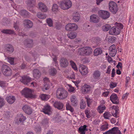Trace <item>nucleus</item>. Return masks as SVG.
<instances>
[{
	"label": "nucleus",
	"mask_w": 134,
	"mask_h": 134,
	"mask_svg": "<svg viewBox=\"0 0 134 134\" xmlns=\"http://www.w3.org/2000/svg\"><path fill=\"white\" fill-rule=\"evenodd\" d=\"M123 25L121 23H116L115 26L112 27L109 31V34L113 35H117L120 33L121 30L123 29Z\"/></svg>",
	"instance_id": "nucleus-1"
},
{
	"label": "nucleus",
	"mask_w": 134,
	"mask_h": 134,
	"mask_svg": "<svg viewBox=\"0 0 134 134\" xmlns=\"http://www.w3.org/2000/svg\"><path fill=\"white\" fill-rule=\"evenodd\" d=\"M68 95V92L63 88H59L57 89L56 92V96L60 99H65Z\"/></svg>",
	"instance_id": "nucleus-2"
},
{
	"label": "nucleus",
	"mask_w": 134,
	"mask_h": 134,
	"mask_svg": "<svg viewBox=\"0 0 134 134\" xmlns=\"http://www.w3.org/2000/svg\"><path fill=\"white\" fill-rule=\"evenodd\" d=\"M58 4L61 8L64 10L68 9L72 5V2L70 0H62Z\"/></svg>",
	"instance_id": "nucleus-3"
},
{
	"label": "nucleus",
	"mask_w": 134,
	"mask_h": 134,
	"mask_svg": "<svg viewBox=\"0 0 134 134\" xmlns=\"http://www.w3.org/2000/svg\"><path fill=\"white\" fill-rule=\"evenodd\" d=\"M21 93L23 95L27 98H34L36 97L35 94H32L31 90L27 88H25L21 91Z\"/></svg>",
	"instance_id": "nucleus-4"
},
{
	"label": "nucleus",
	"mask_w": 134,
	"mask_h": 134,
	"mask_svg": "<svg viewBox=\"0 0 134 134\" xmlns=\"http://www.w3.org/2000/svg\"><path fill=\"white\" fill-rule=\"evenodd\" d=\"M92 48L89 47H85L79 48V52L81 55H90L92 52Z\"/></svg>",
	"instance_id": "nucleus-5"
},
{
	"label": "nucleus",
	"mask_w": 134,
	"mask_h": 134,
	"mask_svg": "<svg viewBox=\"0 0 134 134\" xmlns=\"http://www.w3.org/2000/svg\"><path fill=\"white\" fill-rule=\"evenodd\" d=\"M1 71L2 73L5 76H10L12 73V70L7 65H3L2 67Z\"/></svg>",
	"instance_id": "nucleus-6"
},
{
	"label": "nucleus",
	"mask_w": 134,
	"mask_h": 134,
	"mask_svg": "<svg viewBox=\"0 0 134 134\" xmlns=\"http://www.w3.org/2000/svg\"><path fill=\"white\" fill-rule=\"evenodd\" d=\"M110 11L113 13L115 14L118 10V6L113 1H110L109 4Z\"/></svg>",
	"instance_id": "nucleus-7"
},
{
	"label": "nucleus",
	"mask_w": 134,
	"mask_h": 134,
	"mask_svg": "<svg viewBox=\"0 0 134 134\" xmlns=\"http://www.w3.org/2000/svg\"><path fill=\"white\" fill-rule=\"evenodd\" d=\"M78 26L76 24L74 23H69L65 27V29L66 30L74 31L77 29Z\"/></svg>",
	"instance_id": "nucleus-8"
},
{
	"label": "nucleus",
	"mask_w": 134,
	"mask_h": 134,
	"mask_svg": "<svg viewBox=\"0 0 134 134\" xmlns=\"http://www.w3.org/2000/svg\"><path fill=\"white\" fill-rule=\"evenodd\" d=\"M99 14L103 19H107L110 16L109 13L108 11L100 10L98 12Z\"/></svg>",
	"instance_id": "nucleus-9"
},
{
	"label": "nucleus",
	"mask_w": 134,
	"mask_h": 134,
	"mask_svg": "<svg viewBox=\"0 0 134 134\" xmlns=\"http://www.w3.org/2000/svg\"><path fill=\"white\" fill-rule=\"evenodd\" d=\"M79 69V71L82 75H85L88 73V68L85 65H80Z\"/></svg>",
	"instance_id": "nucleus-10"
},
{
	"label": "nucleus",
	"mask_w": 134,
	"mask_h": 134,
	"mask_svg": "<svg viewBox=\"0 0 134 134\" xmlns=\"http://www.w3.org/2000/svg\"><path fill=\"white\" fill-rule=\"evenodd\" d=\"M31 79L29 77L24 76L21 77L20 81L24 84L29 85V83L31 81Z\"/></svg>",
	"instance_id": "nucleus-11"
},
{
	"label": "nucleus",
	"mask_w": 134,
	"mask_h": 134,
	"mask_svg": "<svg viewBox=\"0 0 134 134\" xmlns=\"http://www.w3.org/2000/svg\"><path fill=\"white\" fill-rule=\"evenodd\" d=\"M109 52L110 56L112 57L115 56L117 53L115 46L113 44L110 46L109 48Z\"/></svg>",
	"instance_id": "nucleus-12"
},
{
	"label": "nucleus",
	"mask_w": 134,
	"mask_h": 134,
	"mask_svg": "<svg viewBox=\"0 0 134 134\" xmlns=\"http://www.w3.org/2000/svg\"><path fill=\"white\" fill-rule=\"evenodd\" d=\"M51 108L48 104L45 105L42 109V111L46 114L49 115L51 114Z\"/></svg>",
	"instance_id": "nucleus-13"
},
{
	"label": "nucleus",
	"mask_w": 134,
	"mask_h": 134,
	"mask_svg": "<svg viewBox=\"0 0 134 134\" xmlns=\"http://www.w3.org/2000/svg\"><path fill=\"white\" fill-rule=\"evenodd\" d=\"M110 99L111 101L114 104H117L119 103L117 95L115 93L111 94L110 97Z\"/></svg>",
	"instance_id": "nucleus-14"
},
{
	"label": "nucleus",
	"mask_w": 134,
	"mask_h": 134,
	"mask_svg": "<svg viewBox=\"0 0 134 134\" xmlns=\"http://www.w3.org/2000/svg\"><path fill=\"white\" fill-rule=\"evenodd\" d=\"M99 21V18L97 15L93 14L90 17V21L91 22L97 23Z\"/></svg>",
	"instance_id": "nucleus-15"
},
{
	"label": "nucleus",
	"mask_w": 134,
	"mask_h": 134,
	"mask_svg": "<svg viewBox=\"0 0 134 134\" xmlns=\"http://www.w3.org/2000/svg\"><path fill=\"white\" fill-rule=\"evenodd\" d=\"M38 8L42 12H46L47 11V8L46 5L43 3L40 2L38 4Z\"/></svg>",
	"instance_id": "nucleus-16"
},
{
	"label": "nucleus",
	"mask_w": 134,
	"mask_h": 134,
	"mask_svg": "<svg viewBox=\"0 0 134 134\" xmlns=\"http://www.w3.org/2000/svg\"><path fill=\"white\" fill-rule=\"evenodd\" d=\"M72 19L75 22H78L80 19V14L77 12H74L72 14Z\"/></svg>",
	"instance_id": "nucleus-17"
},
{
	"label": "nucleus",
	"mask_w": 134,
	"mask_h": 134,
	"mask_svg": "<svg viewBox=\"0 0 134 134\" xmlns=\"http://www.w3.org/2000/svg\"><path fill=\"white\" fill-rule=\"evenodd\" d=\"M61 66L63 68H65L68 65L69 63L68 60L64 58H62L60 60Z\"/></svg>",
	"instance_id": "nucleus-18"
},
{
	"label": "nucleus",
	"mask_w": 134,
	"mask_h": 134,
	"mask_svg": "<svg viewBox=\"0 0 134 134\" xmlns=\"http://www.w3.org/2000/svg\"><path fill=\"white\" fill-rule=\"evenodd\" d=\"M24 111L28 114H30L32 113V109L29 106L27 105L24 106L23 108Z\"/></svg>",
	"instance_id": "nucleus-19"
},
{
	"label": "nucleus",
	"mask_w": 134,
	"mask_h": 134,
	"mask_svg": "<svg viewBox=\"0 0 134 134\" xmlns=\"http://www.w3.org/2000/svg\"><path fill=\"white\" fill-rule=\"evenodd\" d=\"M24 24L25 27L27 28H30L33 26L32 23L30 20H25L24 21Z\"/></svg>",
	"instance_id": "nucleus-20"
},
{
	"label": "nucleus",
	"mask_w": 134,
	"mask_h": 134,
	"mask_svg": "<svg viewBox=\"0 0 134 134\" xmlns=\"http://www.w3.org/2000/svg\"><path fill=\"white\" fill-rule=\"evenodd\" d=\"M54 107L59 110H62L64 106L63 104L60 102H55L53 104Z\"/></svg>",
	"instance_id": "nucleus-21"
},
{
	"label": "nucleus",
	"mask_w": 134,
	"mask_h": 134,
	"mask_svg": "<svg viewBox=\"0 0 134 134\" xmlns=\"http://www.w3.org/2000/svg\"><path fill=\"white\" fill-rule=\"evenodd\" d=\"M91 89L90 86L87 84L85 85L82 88V91L84 94L88 93Z\"/></svg>",
	"instance_id": "nucleus-22"
},
{
	"label": "nucleus",
	"mask_w": 134,
	"mask_h": 134,
	"mask_svg": "<svg viewBox=\"0 0 134 134\" xmlns=\"http://www.w3.org/2000/svg\"><path fill=\"white\" fill-rule=\"evenodd\" d=\"M87 126L84 125L83 126H81L79 128L78 130L79 133L80 134H85V131H87L86 129Z\"/></svg>",
	"instance_id": "nucleus-23"
},
{
	"label": "nucleus",
	"mask_w": 134,
	"mask_h": 134,
	"mask_svg": "<svg viewBox=\"0 0 134 134\" xmlns=\"http://www.w3.org/2000/svg\"><path fill=\"white\" fill-rule=\"evenodd\" d=\"M5 48L6 51L9 53H11L14 51V48L12 46L9 44H7L5 46Z\"/></svg>",
	"instance_id": "nucleus-24"
},
{
	"label": "nucleus",
	"mask_w": 134,
	"mask_h": 134,
	"mask_svg": "<svg viewBox=\"0 0 134 134\" xmlns=\"http://www.w3.org/2000/svg\"><path fill=\"white\" fill-rule=\"evenodd\" d=\"M70 99L72 105L74 106H76L77 103V100L76 96L73 95H71Z\"/></svg>",
	"instance_id": "nucleus-25"
},
{
	"label": "nucleus",
	"mask_w": 134,
	"mask_h": 134,
	"mask_svg": "<svg viewBox=\"0 0 134 134\" xmlns=\"http://www.w3.org/2000/svg\"><path fill=\"white\" fill-rule=\"evenodd\" d=\"M7 102L10 104H12L15 102V97L13 96H7L6 98Z\"/></svg>",
	"instance_id": "nucleus-26"
},
{
	"label": "nucleus",
	"mask_w": 134,
	"mask_h": 134,
	"mask_svg": "<svg viewBox=\"0 0 134 134\" xmlns=\"http://www.w3.org/2000/svg\"><path fill=\"white\" fill-rule=\"evenodd\" d=\"M100 72L98 70L95 71L93 74V76L94 79H100Z\"/></svg>",
	"instance_id": "nucleus-27"
},
{
	"label": "nucleus",
	"mask_w": 134,
	"mask_h": 134,
	"mask_svg": "<svg viewBox=\"0 0 134 134\" xmlns=\"http://www.w3.org/2000/svg\"><path fill=\"white\" fill-rule=\"evenodd\" d=\"M33 75L35 78L37 79L40 77L41 73L38 69H35L33 71Z\"/></svg>",
	"instance_id": "nucleus-28"
},
{
	"label": "nucleus",
	"mask_w": 134,
	"mask_h": 134,
	"mask_svg": "<svg viewBox=\"0 0 134 134\" xmlns=\"http://www.w3.org/2000/svg\"><path fill=\"white\" fill-rule=\"evenodd\" d=\"M106 109V107L105 105H100L97 108V110L98 112L99 113H101L103 112Z\"/></svg>",
	"instance_id": "nucleus-29"
},
{
	"label": "nucleus",
	"mask_w": 134,
	"mask_h": 134,
	"mask_svg": "<svg viewBox=\"0 0 134 134\" xmlns=\"http://www.w3.org/2000/svg\"><path fill=\"white\" fill-rule=\"evenodd\" d=\"M102 52V49L100 48H98L96 49L94 51V55L97 56L101 54Z\"/></svg>",
	"instance_id": "nucleus-30"
},
{
	"label": "nucleus",
	"mask_w": 134,
	"mask_h": 134,
	"mask_svg": "<svg viewBox=\"0 0 134 134\" xmlns=\"http://www.w3.org/2000/svg\"><path fill=\"white\" fill-rule=\"evenodd\" d=\"M101 41V39L98 37H93L91 38L89 40H86V41H93L98 42Z\"/></svg>",
	"instance_id": "nucleus-31"
},
{
	"label": "nucleus",
	"mask_w": 134,
	"mask_h": 134,
	"mask_svg": "<svg viewBox=\"0 0 134 134\" xmlns=\"http://www.w3.org/2000/svg\"><path fill=\"white\" fill-rule=\"evenodd\" d=\"M112 134H121L120 131L117 127H114L111 129Z\"/></svg>",
	"instance_id": "nucleus-32"
},
{
	"label": "nucleus",
	"mask_w": 134,
	"mask_h": 134,
	"mask_svg": "<svg viewBox=\"0 0 134 134\" xmlns=\"http://www.w3.org/2000/svg\"><path fill=\"white\" fill-rule=\"evenodd\" d=\"M37 16L38 18L41 19H44L46 17V14L40 12L37 13Z\"/></svg>",
	"instance_id": "nucleus-33"
},
{
	"label": "nucleus",
	"mask_w": 134,
	"mask_h": 134,
	"mask_svg": "<svg viewBox=\"0 0 134 134\" xmlns=\"http://www.w3.org/2000/svg\"><path fill=\"white\" fill-rule=\"evenodd\" d=\"M1 32L3 33L6 34H13L14 33L13 30L10 29L3 30H2Z\"/></svg>",
	"instance_id": "nucleus-34"
},
{
	"label": "nucleus",
	"mask_w": 134,
	"mask_h": 134,
	"mask_svg": "<svg viewBox=\"0 0 134 134\" xmlns=\"http://www.w3.org/2000/svg\"><path fill=\"white\" fill-rule=\"evenodd\" d=\"M57 72L56 69L53 68H51L49 71V74L53 76L55 75L56 74Z\"/></svg>",
	"instance_id": "nucleus-35"
},
{
	"label": "nucleus",
	"mask_w": 134,
	"mask_h": 134,
	"mask_svg": "<svg viewBox=\"0 0 134 134\" xmlns=\"http://www.w3.org/2000/svg\"><path fill=\"white\" fill-rule=\"evenodd\" d=\"M35 0H28L26 2V4L28 6L33 7L35 5Z\"/></svg>",
	"instance_id": "nucleus-36"
},
{
	"label": "nucleus",
	"mask_w": 134,
	"mask_h": 134,
	"mask_svg": "<svg viewBox=\"0 0 134 134\" xmlns=\"http://www.w3.org/2000/svg\"><path fill=\"white\" fill-rule=\"evenodd\" d=\"M111 28V26L109 24H106L102 27V29L104 31H108Z\"/></svg>",
	"instance_id": "nucleus-37"
},
{
	"label": "nucleus",
	"mask_w": 134,
	"mask_h": 134,
	"mask_svg": "<svg viewBox=\"0 0 134 134\" xmlns=\"http://www.w3.org/2000/svg\"><path fill=\"white\" fill-rule=\"evenodd\" d=\"M40 97L42 100H47L49 99V96L46 94H42L40 95Z\"/></svg>",
	"instance_id": "nucleus-38"
},
{
	"label": "nucleus",
	"mask_w": 134,
	"mask_h": 134,
	"mask_svg": "<svg viewBox=\"0 0 134 134\" xmlns=\"http://www.w3.org/2000/svg\"><path fill=\"white\" fill-rule=\"evenodd\" d=\"M108 125L106 124L102 125L100 127V129L101 131H104L107 130L108 128Z\"/></svg>",
	"instance_id": "nucleus-39"
},
{
	"label": "nucleus",
	"mask_w": 134,
	"mask_h": 134,
	"mask_svg": "<svg viewBox=\"0 0 134 134\" xmlns=\"http://www.w3.org/2000/svg\"><path fill=\"white\" fill-rule=\"evenodd\" d=\"M68 37L70 39H72L75 38L76 34L75 33L71 32L67 34Z\"/></svg>",
	"instance_id": "nucleus-40"
},
{
	"label": "nucleus",
	"mask_w": 134,
	"mask_h": 134,
	"mask_svg": "<svg viewBox=\"0 0 134 134\" xmlns=\"http://www.w3.org/2000/svg\"><path fill=\"white\" fill-rule=\"evenodd\" d=\"M52 10L54 13L57 12L58 11V6L56 4H54L52 8Z\"/></svg>",
	"instance_id": "nucleus-41"
},
{
	"label": "nucleus",
	"mask_w": 134,
	"mask_h": 134,
	"mask_svg": "<svg viewBox=\"0 0 134 134\" xmlns=\"http://www.w3.org/2000/svg\"><path fill=\"white\" fill-rule=\"evenodd\" d=\"M111 116V114L109 112H105L103 114L104 117L106 119H109V118Z\"/></svg>",
	"instance_id": "nucleus-42"
},
{
	"label": "nucleus",
	"mask_w": 134,
	"mask_h": 134,
	"mask_svg": "<svg viewBox=\"0 0 134 134\" xmlns=\"http://www.w3.org/2000/svg\"><path fill=\"white\" fill-rule=\"evenodd\" d=\"M112 108L113 109L115 110V113L114 114H112L114 116L117 118L118 117V116L117 115V114L118 113V107L116 106H113L112 107Z\"/></svg>",
	"instance_id": "nucleus-43"
},
{
	"label": "nucleus",
	"mask_w": 134,
	"mask_h": 134,
	"mask_svg": "<svg viewBox=\"0 0 134 134\" xmlns=\"http://www.w3.org/2000/svg\"><path fill=\"white\" fill-rule=\"evenodd\" d=\"M66 109L67 110H70L71 112H73L74 111L73 108L70 105L69 103L68 102L66 104Z\"/></svg>",
	"instance_id": "nucleus-44"
},
{
	"label": "nucleus",
	"mask_w": 134,
	"mask_h": 134,
	"mask_svg": "<svg viewBox=\"0 0 134 134\" xmlns=\"http://www.w3.org/2000/svg\"><path fill=\"white\" fill-rule=\"evenodd\" d=\"M70 65L72 68L75 70H77V68L76 66L75 63L73 61L70 60Z\"/></svg>",
	"instance_id": "nucleus-45"
},
{
	"label": "nucleus",
	"mask_w": 134,
	"mask_h": 134,
	"mask_svg": "<svg viewBox=\"0 0 134 134\" xmlns=\"http://www.w3.org/2000/svg\"><path fill=\"white\" fill-rule=\"evenodd\" d=\"M20 117L19 121L20 122H23L26 119V117L24 116L22 114H20Z\"/></svg>",
	"instance_id": "nucleus-46"
},
{
	"label": "nucleus",
	"mask_w": 134,
	"mask_h": 134,
	"mask_svg": "<svg viewBox=\"0 0 134 134\" xmlns=\"http://www.w3.org/2000/svg\"><path fill=\"white\" fill-rule=\"evenodd\" d=\"M80 108L81 109H84L86 106V103L85 102L82 100L80 103Z\"/></svg>",
	"instance_id": "nucleus-47"
},
{
	"label": "nucleus",
	"mask_w": 134,
	"mask_h": 134,
	"mask_svg": "<svg viewBox=\"0 0 134 134\" xmlns=\"http://www.w3.org/2000/svg\"><path fill=\"white\" fill-rule=\"evenodd\" d=\"M85 98L86 99V100L87 103V105L88 107H90V105L91 104L92 102V100L87 97H86Z\"/></svg>",
	"instance_id": "nucleus-48"
},
{
	"label": "nucleus",
	"mask_w": 134,
	"mask_h": 134,
	"mask_svg": "<svg viewBox=\"0 0 134 134\" xmlns=\"http://www.w3.org/2000/svg\"><path fill=\"white\" fill-rule=\"evenodd\" d=\"M20 14L23 16H27L28 12L25 10H22L20 11Z\"/></svg>",
	"instance_id": "nucleus-49"
},
{
	"label": "nucleus",
	"mask_w": 134,
	"mask_h": 134,
	"mask_svg": "<svg viewBox=\"0 0 134 134\" xmlns=\"http://www.w3.org/2000/svg\"><path fill=\"white\" fill-rule=\"evenodd\" d=\"M5 104L4 100L1 97H0V108L2 107Z\"/></svg>",
	"instance_id": "nucleus-50"
},
{
	"label": "nucleus",
	"mask_w": 134,
	"mask_h": 134,
	"mask_svg": "<svg viewBox=\"0 0 134 134\" xmlns=\"http://www.w3.org/2000/svg\"><path fill=\"white\" fill-rule=\"evenodd\" d=\"M47 23L48 24V26L50 27H52L53 26V22L52 21L51 19H47Z\"/></svg>",
	"instance_id": "nucleus-51"
},
{
	"label": "nucleus",
	"mask_w": 134,
	"mask_h": 134,
	"mask_svg": "<svg viewBox=\"0 0 134 134\" xmlns=\"http://www.w3.org/2000/svg\"><path fill=\"white\" fill-rule=\"evenodd\" d=\"M108 41L109 42H114L116 41V38L115 37L112 36L109 37V38H108Z\"/></svg>",
	"instance_id": "nucleus-52"
},
{
	"label": "nucleus",
	"mask_w": 134,
	"mask_h": 134,
	"mask_svg": "<svg viewBox=\"0 0 134 134\" xmlns=\"http://www.w3.org/2000/svg\"><path fill=\"white\" fill-rule=\"evenodd\" d=\"M8 84L5 82L1 81H0V86L3 87L7 86Z\"/></svg>",
	"instance_id": "nucleus-53"
},
{
	"label": "nucleus",
	"mask_w": 134,
	"mask_h": 134,
	"mask_svg": "<svg viewBox=\"0 0 134 134\" xmlns=\"http://www.w3.org/2000/svg\"><path fill=\"white\" fill-rule=\"evenodd\" d=\"M35 131L37 133H41V127L40 126H37L35 129Z\"/></svg>",
	"instance_id": "nucleus-54"
},
{
	"label": "nucleus",
	"mask_w": 134,
	"mask_h": 134,
	"mask_svg": "<svg viewBox=\"0 0 134 134\" xmlns=\"http://www.w3.org/2000/svg\"><path fill=\"white\" fill-rule=\"evenodd\" d=\"M8 61L11 64H13L14 58L12 57H8Z\"/></svg>",
	"instance_id": "nucleus-55"
},
{
	"label": "nucleus",
	"mask_w": 134,
	"mask_h": 134,
	"mask_svg": "<svg viewBox=\"0 0 134 134\" xmlns=\"http://www.w3.org/2000/svg\"><path fill=\"white\" fill-rule=\"evenodd\" d=\"M117 83L116 82H111L110 85V86L111 88H112L116 87Z\"/></svg>",
	"instance_id": "nucleus-56"
},
{
	"label": "nucleus",
	"mask_w": 134,
	"mask_h": 134,
	"mask_svg": "<svg viewBox=\"0 0 134 134\" xmlns=\"http://www.w3.org/2000/svg\"><path fill=\"white\" fill-rule=\"evenodd\" d=\"M85 114L86 115V116L87 118H89L90 117V111L88 110H86L85 111Z\"/></svg>",
	"instance_id": "nucleus-57"
},
{
	"label": "nucleus",
	"mask_w": 134,
	"mask_h": 134,
	"mask_svg": "<svg viewBox=\"0 0 134 134\" xmlns=\"http://www.w3.org/2000/svg\"><path fill=\"white\" fill-rule=\"evenodd\" d=\"M69 88L68 90L70 92H73L75 90L74 87L70 85H69Z\"/></svg>",
	"instance_id": "nucleus-58"
},
{
	"label": "nucleus",
	"mask_w": 134,
	"mask_h": 134,
	"mask_svg": "<svg viewBox=\"0 0 134 134\" xmlns=\"http://www.w3.org/2000/svg\"><path fill=\"white\" fill-rule=\"evenodd\" d=\"M111 66H108V67L107 68V71L105 72V73L106 74H110L111 70Z\"/></svg>",
	"instance_id": "nucleus-59"
},
{
	"label": "nucleus",
	"mask_w": 134,
	"mask_h": 134,
	"mask_svg": "<svg viewBox=\"0 0 134 134\" xmlns=\"http://www.w3.org/2000/svg\"><path fill=\"white\" fill-rule=\"evenodd\" d=\"M129 93H126L125 94H124L122 97V99H126L127 98V97Z\"/></svg>",
	"instance_id": "nucleus-60"
},
{
	"label": "nucleus",
	"mask_w": 134,
	"mask_h": 134,
	"mask_svg": "<svg viewBox=\"0 0 134 134\" xmlns=\"http://www.w3.org/2000/svg\"><path fill=\"white\" fill-rule=\"evenodd\" d=\"M30 85V86L33 87H35L36 86V83L34 82H31V83H29V85Z\"/></svg>",
	"instance_id": "nucleus-61"
},
{
	"label": "nucleus",
	"mask_w": 134,
	"mask_h": 134,
	"mask_svg": "<svg viewBox=\"0 0 134 134\" xmlns=\"http://www.w3.org/2000/svg\"><path fill=\"white\" fill-rule=\"evenodd\" d=\"M126 85H127L129 82L130 80V78L129 77H127L126 78Z\"/></svg>",
	"instance_id": "nucleus-62"
},
{
	"label": "nucleus",
	"mask_w": 134,
	"mask_h": 134,
	"mask_svg": "<svg viewBox=\"0 0 134 134\" xmlns=\"http://www.w3.org/2000/svg\"><path fill=\"white\" fill-rule=\"evenodd\" d=\"M109 91L105 92L103 93V96H104V97H107L108 96V95L109 94Z\"/></svg>",
	"instance_id": "nucleus-63"
},
{
	"label": "nucleus",
	"mask_w": 134,
	"mask_h": 134,
	"mask_svg": "<svg viewBox=\"0 0 134 134\" xmlns=\"http://www.w3.org/2000/svg\"><path fill=\"white\" fill-rule=\"evenodd\" d=\"M103 134H112L111 129L109 130L104 133Z\"/></svg>",
	"instance_id": "nucleus-64"
}]
</instances>
